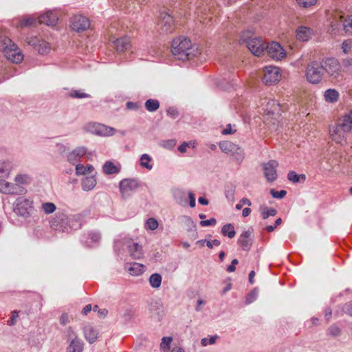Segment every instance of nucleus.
Returning <instances> with one entry per match:
<instances>
[{
  "label": "nucleus",
  "instance_id": "nucleus-1",
  "mask_svg": "<svg viewBox=\"0 0 352 352\" xmlns=\"http://www.w3.org/2000/svg\"><path fill=\"white\" fill-rule=\"evenodd\" d=\"M171 51L173 55L180 60H190L199 54L197 45H192L191 41L184 36H179L173 41Z\"/></svg>",
  "mask_w": 352,
  "mask_h": 352
},
{
  "label": "nucleus",
  "instance_id": "nucleus-2",
  "mask_svg": "<svg viewBox=\"0 0 352 352\" xmlns=\"http://www.w3.org/2000/svg\"><path fill=\"white\" fill-rule=\"evenodd\" d=\"M79 214L67 215L63 212H58L50 221V228L58 232H67L69 229L80 228Z\"/></svg>",
  "mask_w": 352,
  "mask_h": 352
},
{
  "label": "nucleus",
  "instance_id": "nucleus-3",
  "mask_svg": "<svg viewBox=\"0 0 352 352\" xmlns=\"http://www.w3.org/2000/svg\"><path fill=\"white\" fill-rule=\"evenodd\" d=\"M12 169V163L9 160H0V192L5 194L23 195L25 189L6 181Z\"/></svg>",
  "mask_w": 352,
  "mask_h": 352
},
{
  "label": "nucleus",
  "instance_id": "nucleus-4",
  "mask_svg": "<svg viewBox=\"0 0 352 352\" xmlns=\"http://www.w3.org/2000/svg\"><path fill=\"white\" fill-rule=\"evenodd\" d=\"M352 129V109L340 119L337 124L329 128L331 140L337 144H344L346 141V134Z\"/></svg>",
  "mask_w": 352,
  "mask_h": 352
},
{
  "label": "nucleus",
  "instance_id": "nucleus-5",
  "mask_svg": "<svg viewBox=\"0 0 352 352\" xmlns=\"http://www.w3.org/2000/svg\"><path fill=\"white\" fill-rule=\"evenodd\" d=\"M34 210V201L30 197H18L13 204V210L19 216L24 218L30 217Z\"/></svg>",
  "mask_w": 352,
  "mask_h": 352
},
{
  "label": "nucleus",
  "instance_id": "nucleus-6",
  "mask_svg": "<svg viewBox=\"0 0 352 352\" xmlns=\"http://www.w3.org/2000/svg\"><path fill=\"white\" fill-rule=\"evenodd\" d=\"M324 76V68L322 63L317 61L310 62L306 68V78L312 84L319 83Z\"/></svg>",
  "mask_w": 352,
  "mask_h": 352
},
{
  "label": "nucleus",
  "instance_id": "nucleus-7",
  "mask_svg": "<svg viewBox=\"0 0 352 352\" xmlns=\"http://www.w3.org/2000/svg\"><path fill=\"white\" fill-rule=\"evenodd\" d=\"M219 146L222 152L234 156L238 162H241L245 157L243 150L239 145L230 141H221Z\"/></svg>",
  "mask_w": 352,
  "mask_h": 352
},
{
  "label": "nucleus",
  "instance_id": "nucleus-8",
  "mask_svg": "<svg viewBox=\"0 0 352 352\" xmlns=\"http://www.w3.org/2000/svg\"><path fill=\"white\" fill-rule=\"evenodd\" d=\"M86 129L92 133L101 136H111L116 132V129L97 122H90L87 124Z\"/></svg>",
  "mask_w": 352,
  "mask_h": 352
},
{
  "label": "nucleus",
  "instance_id": "nucleus-9",
  "mask_svg": "<svg viewBox=\"0 0 352 352\" xmlns=\"http://www.w3.org/2000/svg\"><path fill=\"white\" fill-rule=\"evenodd\" d=\"M140 184L137 179H124L119 184L120 192L123 197L130 196Z\"/></svg>",
  "mask_w": 352,
  "mask_h": 352
},
{
  "label": "nucleus",
  "instance_id": "nucleus-10",
  "mask_svg": "<svg viewBox=\"0 0 352 352\" xmlns=\"http://www.w3.org/2000/svg\"><path fill=\"white\" fill-rule=\"evenodd\" d=\"M174 26L175 23L173 16L166 12H162L157 23L158 30L160 31V33H170L173 31Z\"/></svg>",
  "mask_w": 352,
  "mask_h": 352
},
{
  "label": "nucleus",
  "instance_id": "nucleus-11",
  "mask_svg": "<svg viewBox=\"0 0 352 352\" xmlns=\"http://www.w3.org/2000/svg\"><path fill=\"white\" fill-rule=\"evenodd\" d=\"M263 82L266 85H271L278 82L281 78L280 69L274 66H267L264 68Z\"/></svg>",
  "mask_w": 352,
  "mask_h": 352
},
{
  "label": "nucleus",
  "instance_id": "nucleus-12",
  "mask_svg": "<svg viewBox=\"0 0 352 352\" xmlns=\"http://www.w3.org/2000/svg\"><path fill=\"white\" fill-rule=\"evenodd\" d=\"M324 72H326L329 76L337 78L341 72V67L338 60L335 58H328L322 64Z\"/></svg>",
  "mask_w": 352,
  "mask_h": 352
},
{
  "label": "nucleus",
  "instance_id": "nucleus-13",
  "mask_svg": "<svg viewBox=\"0 0 352 352\" xmlns=\"http://www.w3.org/2000/svg\"><path fill=\"white\" fill-rule=\"evenodd\" d=\"M265 51L270 58L276 60H281L286 56L284 49L277 42L266 44Z\"/></svg>",
  "mask_w": 352,
  "mask_h": 352
},
{
  "label": "nucleus",
  "instance_id": "nucleus-14",
  "mask_svg": "<svg viewBox=\"0 0 352 352\" xmlns=\"http://www.w3.org/2000/svg\"><path fill=\"white\" fill-rule=\"evenodd\" d=\"M3 52L8 60L14 63L21 62L23 58V56L20 50L12 42Z\"/></svg>",
  "mask_w": 352,
  "mask_h": 352
},
{
  "label": "nucleus",
  "instance_id": "nucleus-15",
  "mask_svg": "<svg viewBox=\"0 0 352 352\" xmlns=\"http://www.w3.org/2000/svg\"><path fill=\"white\" fill-rule=\"evenodd\" d=\"M247 47L252 54L259 56L265 52L266 43L260 38H252L247 41Z\"/></svg>",
  "mask_w": 352,
  "mask_h": 352
},
{
  "label": "nucleus",
  "instance_id": "nucleus-16",
  "mask_svg": "<svg viewBox=\"0 0 352 352\" xmlns=\"http://www.w3.org/2000/svg\"><path fill=\"white\" fill-rule=\"evenodd\" d=\"M278 164L276 160H270L263 164L264 175L268 182H272L277 178L276 168Z\"/></svg>",
  "mask_w": 352,
  "mask_h": 352
},
{
  "label": "nucleus",
  "instance_id": "nucleus-17",
  "mask_svg": "<svg viewBox=\"0 0 352 352\" xmlns=\"http://www.w3.org/2000/svg\"><path fill=\"white\" fill-rule=\"evenodd\" d=\"M71 27L74 31L82 32L89 27V21L85 16L76 15L72 19Z\"/></svg>",
  "mask_w": 352,
  "mask_h": 352
},
{
  "label": "nucleus",
  "instance_id": "nucleus-18",
  "mask_svg": "<svg viewBox=\"0 0 352 352\" xmlns=\"http://www.w3.org/2000/svg\"><path fill=\"white\" fill-rule=\"evenodd\" d=\"M252 232L247 230L240 234L237 243L243 250L249 251L252 245Z\"/></svg>",
  "mask_w": 352,
  "mask_h": 352
},
{
  "label": "nucleus",
  "instance_id": "nucleus-19",
  "mask_svg": "<svg viewBox=\"0 0 352 352\" xmlns=\"http://www.w3.org/2000/svg\"><path fill=\"white\" fill-rule=\"evenodd\" d=\"M28 43L29 45L34 46L41 54H47L51 50L49 43L44 40H40L37 37L31 38Z\"/></svg>",
  "mask_w": 352,
  "mask_h": 352
},
{
  "label": "nucleus",
  "instance_id": "nucleus-20",
  "mask_svg": "<svg viewBox=\"0 0 352 352\" xmlns=\"http://www.w3.org/2000/svg\"><path fill=\"white\" fill-rule=\"evenodd\" d=\"M85 340L89 343H94L99 335L98 331L90 324H85L82 329Z\"/></svg>",
  "mask_w": 352,
  "mask_h": 352
},
{
  "label": "nucleus",
  "instance_id": "nucleus-21",
  "mask_svg": "<svg viewBox=\"0 0 352 352\" xmlns=\"http://www.w3.org/2000/svg\"><path fill=\"white\" fill-rule=\"evenodd\" d=\"M67 343L65 352H82L84 350L85 344L78 336L67 340Z\"/></svg>",
  "mask_w": 352,
  "mask_h": 352
},
{
  "label": "nucleus",
  "instance_id": "nucleus-22",
  "mask_svg": "<svg viewBox=\"0 0 352 352\" xmlns=\"http://www.w3.org/2000/svg\"><path fill=\"white\" fill-rule=\"evenodd\" d=\"M58 21V16L56 12L48 11L38 17V23L45 24L48 26L55 25Z\"/></svg>",
  "mask_w": 352,
  "mask_h": 352
},
{
  "label": "nucleus",
  "instance_id": "nucleus-23",
  "mask_svg": "<svg viewBox=\"0 0 352 352\" xmlns=\"http://www.w3.org/2000/svg\"><path fill=\"white\" fill-rule=\"evenodd\" d=\"M113 45L118 52H124L131 46V38L127 36L118 38L113 41Z\"/></svg>",
  "mask_w": 352,
  "mask_h": 352
},
{
  "label": "nucleus",
  "instance_id": "nucleus-24",
  "mask_svg": "<svg viewBox=\"0 0 352 352\" xmlns=\"http://www.w3.org/2000/svg\"><path fill=\"white\" fill-rule=\"evenodd\" d=\"M87 153V148L84 146H80L70 152L67 156V160L72 164H75L80 161Z\"/></svg>",
  "mask_w": 352,
  "mask_h": 352
},
{
  "label": "nucleus",
  "instance_id": "nucleus-25",
  "mask_svg": "<svg viewBox=\"0 0 352 352\" xmlns=\"http://www.w3.org/2000/svg\"><path fill=\"white\" fill-rule=\"evenodd\" d=\"M296 38L300 41H307L311 38L313 31L311 28L305 26L298 28L296 32Z\"/></svg>",
  "mask_w": 352,
  "mask_h": 352
},
{
  "label": "nucleus",
  "instance_id": "nucleus-26",
  "mask_svg": "<svg viewBox=\"0 0 352 352\" xmlns=\"http://www.w3.org/2000/svg\"><path fill=\"white\" fill-rule=\"evenodd\" d=\"M146 267L138 263H128L125 266V269L129 272V273L132 276H140L145 270Z\"/></svg>",
  "mask_w": 352,
  "mask_h": 352
},
{
  "label": "nucleus",
  "instance_id": "nucleus-27",
  "mask_svg": "<svg viewBox=\"0 0 352 352\" xmlns=\"http://www.w3.org/2000/svg\"><path fill=\"white\" fill-rule=\"evenodd\" d=\"M102 169L103 172L107 175L117 174L120 173L121 166L119 163L115 164L111 161H107L103 165Z\"/></svg>",
  "mask_w": 352,
  "mask_h": 352
},
{
  "label": "nucleus",
  "instance_id": "nucleus-28",
  "mask_svg": "<svg viewBox=\"0 0 352 352\" xmlns=\"http://www.w3.org/2000/svg\"><path fill=\"white\" fill-rule=\"evenodd\" d=\"M97 184L94 176L85 177L81 180V186L83 190L89 191L94 188Z\"/></svg>",
  "mask_w": 352,
  "mask_h": 352
},
{
  "label": "nucleus",
  "instance_id": "nucleus-29",
  "mask_svg": "<svg viewBox=\"0 0 352 352\" xmlns=\"http://www.w3.org/2000/svg\"><path fill=\"white\" fill-rule=\"evenodd\" d=\"M128 248L130 255L133 258L139 259L143 256L142 246L138 243L132 242L131 245H129Z\"/></svg>",
  "mask_w": 352,
  "mask_h": 352
},
{
  "label": "nucleus",
  "instance_id": "nucleus-30",
  "mask_svg": "<svg viewBox=\"0 0 352 352\" xmlns=\"http://www.w3.org/2000/svg\"><path fill=\"white\" fill-rule=\"evenodd\" d=\"M339 93L334 89H329L324 93V98L326 102H336L339 98Z\"/></svg>",
  "mask_w": 352,
  "mask_h": 352
},
{
  "label": "nucleus",
  "instance_id": "nucleus-31",
  "mask_svg": "<svg viewBox=\"0 0 352 352\" xmlns=\"http://www.w3.org/2000/svg\"><path fill=\"white\" fill-rule=\"evenodd\" d=\"M94 169V166L91 164L85 166L81 164H78L76 166V174L77 175H86L92 173Z\"/></svg>",
  "mask_w": 352,
  "mask_h": 352
},
{
  "label": "nucleus",
  "instance_id": "nucleus-32",
  "mask_svg": "<svg viewBox=\"0 0 352 352\" xmlns=\"http://www.w3.org/2000/svg\"><path fill=\"white\" fill-rule=\"evenodd\" d=\"M221 234L230 239H232L236 234L234 226L231 223L224 225L221 228Z\"/></svg>",
  "mask_w": 352,
  "mask_h": 352
},
{
  "label": "nucleus",
  "instance_id": "nucleus-33",
  "mask_svg": "<svg viewBox=\"0 0 352 352\" xmlns=\"http://www.w3.org/2000/svg\"><path fill=\"white\" fill-rule=\"evenodd\" d=\"M340 19L342 21V25L345 32H352V15H348L346 17L340 15Z\"/></svg>",
  "mask_w": 352,
  "mask_h": 352
},
{
  "label": "nucleus",
  "instance_id": "nucleus-34",
  "mask_svg": "<svg viewBox=\"0 0 352 352\" xmlns=\"http://www.w3.org/2000/svg\"><path fill=\"white\" fill-rule=\"evenodd\" d=\"M14 182H16V184H14V185H17L18 186L21 187L19 185L30 184L31 182V178L27 174H18L14 178Z\"/></svg>",
  "mask_w": 352,
  "mask_h": 352
},
{
  "label": "nucleus",
  "instance_id": "nucleus-35",
  "mask_svg": "<svg viewBox=\"0 0 352 352\" xmlns=\"http://www.w3.org/2000/svg\"><path fill=\"white\" fill-rule=\"evenodd\" d=\"M162 276L160 274L155 273L151 275L149 283L153 288H159L162 284Z\"/></svg>",
  "mask_w": 352,
  "mask_h": 352
},
{
  "label": "nucleus",
  "instance_id": "nucleus-36",
  "mask_svg": "<svg viewBox=\"0 0 352 352\" xmlns=\"http://www.w3.org/2000/svg\"><path fill=\"white\" fill-rule=\"evenodd\" d=\"M38 24V17L36 18L33 16L25 17L20 21V26L21 27L35 26Z\"/></svg>",
  "mask_w": 352,
  "mask_h": 352
},
{
  "label": "nucleus",
  "instance_id": "nucleus-37",
  "mask_svg": "<svg viewBox=\"0 0 352 352\" xmlns=\"http://www.w3.org/2000/svg\"><path fill=\"white\" fill-rule=\"evenodd\" d=\"M160 107V102L156 99H148L145 102V108L150 112L157 111Z\"/></svg>",
  "mask_w": 352,
  "mask_h": 352
},
{
  "label": "nucleus",
  "instance_id": "nucleus-38",
  "mask_svg": "<svg viewBox=\"0 0 352 352\" xmlns=\"http://www.w3.org/2000/svg\"><path fill=\"white\" fill-rule=\"evenodd\" d=\"M151 161L152 158L148 154H143L140 160L141 166L148 170H151L153 168Z\"/></svg>",
  "mask_w": 352,
  "mask_h": 352
},
{
  "label": "nucleus",
  "instance_id": "nucleus-39",
  "mask_svg": "<svg viewBox=\"0 0 352 352\" xmlns=\"http://www.w3.org/2000/svg\"><path fill=\"white\" fill-rule=\"evenodd\" d=\"M41 208L45 214H52L56 210V206L52 202H44L41 204Z\"/></svg>",
  "mask_w": 352,
  "mask_h": 352
},
{
  "label": "nucleus",
  "instance_id": "nucleus-40",
  "mask_svg": "<svg viewBox=\"0 0 352 352\" xmlns=\"http://www.w3.org/2000/svg\"><path fill=\"white\" fill-rule=\"evenodd\" d=\"M287 178L289 181L297 183L300 182V178L302 181H305L306 177L305 175H298L294 171H289L287 174Z\"/></svg>",
  "mask_w": 352,
  "mask_h": 352
},
{
  "label": "nucleus",
  "instance_id": "nucleus-41",
  "mask_svg": "<svg viewBox=\"0 0 352 352\" xmlns=\"http://www.w3.org/2000/svg\"><path fill=\"white\" fill-rule=\"evenodd\" d=\"M261 216L263 219H266L270 216H275L277 212L274 208H269L266 206L261 207Z\"/></svg>",
  "mask_w": 352,
  "mask_h": 352
},
{
  "label": "nucleus",
  "instance_id": "nucleus-42",
  "mask_svg": "<svg viewBox=\"0 0 352 352\" xmlns=\"http://www.w3.org/2000/svg\"><path fill=\"white\" fill-rule=\"evenodd\" d=\"M172 342L171 337H164L160 344V349L162 352H168L170 349V344Z\"/></svg>",
  "mask_w": 352,
  "mask_h": 352
},
{
  "label": "nucleus",
  "instance_id": "nucleus-43",
  "mask_svg": "<svg viewBox=\"0 0 352 352\" xmlns=\"http://www.w3.org/2000/svg\"><path fill=\"white\" fill-rule=\"evenodd\" d=\"M11 43L12 41L8 37L0 32V50L3 52Z\"/></svg>",
  "mask_w": 352,
  "mask_h": 352
},
{
  "label": "nucleus",
  "instance_id": "nucleus-44",
  "mask_svg": "<svg viewBox=\"0 0 352 352\" xmlns=\"http://www.w3.org/2000/svg\"><path fill=\"white\" fill-rule=\"evenodd\" d=\"M258 295V290L254 289L250 293L248 294L245 298V304L249 305L255 301Z\"/></svg>",
  "mask_w": 352,
  "mask_h": 352
},
{
  "label": "nucleus",
  "instance_id": "nucleus-45",
  "mask_svg": "<svg viewBox=\"0 0 352 352\" xmlns=\"http://www.w3.org/2000/svg\"><path fill=\"white\" fill-rule=\"evenodd\" d=\"M68 96L72 98H89L90 96L87 94L82 92L81 90H72Z\"/></svg>",
  "mask_w": 352,
  "mask_h": 352
},
{
  "label": "nucleus",
  "instance_id": "nucleus-46",
  "mask_svg": "<svg viewBox=\"0 0 352 352\" xmlns=\"http://www.w3.org/2000/svg\"><path fill=\"white\" fill-rule=\"evenodd\" d=\"M159 223L155 218H149L147 219L145 225L146 230H155L157 228Z\"/></svg>",
  "mask_w": 352,
  "mask_h": 352
},
{
  "label": "nucleus",
  "instance_id": "nucleus-47",
  "mask_svg": "<svg viewBox=\"0 0 352 352\" xmlns=\"http://www.w3.org/2000/svg\"><path fill=\"white\" fill-rule=\"evenodd\" d=\"M327 332L329 335L336 337L340 335L341 329L336 324H332L329 327Z\"/></svg>",
  "mask_w": 352,
  "mask_h": 352
},
{
  "label": "nucleus",
  "instance_id": "nucleus-48",
  "mask_svg": "<svg viewBox=\"0 0 352 352\" xmlns=\"http://www.w3.org/2000/svg\"><path fill=\"white\" fill-rule=\"evenodd\" d=\"M300 7L307 8L315 5L318 0H296Z\"/></svg>",
  "mask_w": 352,
  "mask_h": 352
},
{
  "label": "nucleus",
  "instance_id": "nucleus-49",
  "mask_svg": "<svg viewBox=\"0 0 352 352\" xmlns=\"http://www.w3.org/2000/svg\"><path fill=\"white\" fill-rule=\"evenodd\" d=\"M218 338V336H212L209 338H204L201 340V344L202 346H207L208 344H213L216 342L217 339Z\"/></svg>",
  "mask_w": 352,
  "mask_h": 352
},
{
  "label": "nucleus",
  "instance_id": "nucleus-50",
  "mask_svg": "<svg viewBox=\"0 0 352 352\" xmlns=\"http://www.w3.org/2000/svg\"><path fill=\"white\" fill-rule=\"evenodd\" d=\"M270 192L271 195L274 198H276V199H282L287 194V192L285 190H281L280 191H276L274 189H271Z\"/></svg>",
  "mask_w": 352,
  "mask_h": 352
},
{
  "label": "nucleus",
  "instance_id": "nucleus-51",
  "mask_svg": "<svg viewBox=\"0 0 352 352\" xmlns=\"http://www.w3.org/2000/svg\"><path fill=\"white\" fill-rule=\"evenodd\" d=\"M352 47V39L344 41L342 45V49L344 54H348Z\"/></svg>",
  "mask_w": 352,
  "mask_h": 352
},
{
  "label": "nucleus",
  "instance_id": "nucleus-52",
  "mask_svg": "<svg viewBox=\"0 0 352 352\" xmlns=\"http://www.w3.org/2000/svg\"><path fill=\"white\" fill-rule=\"evenodd\" d=\"M19 317V311L14 310L12 312L10 320H8V324L9 326H13L16 324V319Z\"/></svg>",
  "mask_w": 352,
  "mask_h": 352
},
{
  "label": "nucleus",
  "instance_id": "nucleus-53",
  "mask_svg": "<svg viewBox=\"0 0 352 352\" xmlns=\"http://www.w3.org/2000/svg\"><path fill=\"white\" fill-rule=\"evenodd\" d=\"M185 192L182 190L177 189L174 192L175 198L178 201V202L182 204V197H185Z\"/></svg>",
  "mask_w": 352,
  "mask_h": 352
},
{
  "label": "nucleus",
  "instance_id": "nucleus-54",
  "mask_svg": "<svg viewBox=\"0 0 352 352\" xmlns=\"http://www.w3.org/2000/svg\"><path fill=\"white\" fill-rule=\"evenodd\" d=\"M166 112L167 115L170 116L173 119L177 117L179 115L177 109L174 107H168Z\"/></svg>",
  "mask_w": 352,
  "mask_h": 352
},
{
  "label": "nucleus",
  "instance_id": "nucleus-55",
  "mask_svg": "<svg viewBox=\"0 0 352 352\" xmlns=\"http://www.w3.org/2000/svg\"><path fill=\"white\" fill-rule=\"evenodd\" d=\"M217 223V221L214 218H211L208 220H203L201 221L200 225L201 226H214Z\"/></svg>",
  "mask_w": 352,
  "mask_h": 352
},
{
  "label": "nucleus",
  "instance_id": "nucleus-56",
  "mask_svg": "<svg viewBox=\"0 0 352 352\" xmlns=\"http://www.w3.org/2000/svg\"><path fill=\"white\" fill-rule=\"evenodd\" d=\"M236 131V129H232L230 124L226 125V128L221 131L223 135L234 134Z\"/></svg>",
  "mask_w": 352,
  "mask_h": 352
},
{
  "label": "nucleus",
  "instance_id": "nucleus-57",
  "mask_svg": "<svg viewBox=\"0 0 352 352\" xmlns=\"http://www.w3.org/2000/svg\"><path fill=\"white\" fill-rule=\"evenodd\" d=\"M66 333H67V340H70L75 336H78V335L76 334L75 331L71 327L67 328Z\"/></svg>",
  "mask_w": 352,
  "mask_h": 352
},
{
  "label": "nucleus",
  "instance_id": "nucleus-58",
  "mask_svg": "<svg viewBox=\"0 0 352 352\" xmlns=\"http://www.w3.org/2000/svg\"><path fill=\"white\" fill-rule=\"evenodd\" d=\"M239 263V261L236 258H234L232 261L231 264L228 265L226 268L227 272H233L236 270L235 265Z\"/></svg>",
  "mask_w": 352,
  "mask_h": 352
},
{
  "label": "nucleus",
  "instance_id": "nucleus-59",
  "mask_svg": "<svg viewBox=\"0 0 352 352\" xmlns=\"http://www.w3.org/2000/svg\"><path fill=\"white\" fill-rule=\"evenodd\" d=\"M90 239L94 242H98L100 239V235L98 232H92L89 234Z\"/></svg>",
  "mask_w": 352,
  "mask_h": 352
},
{
  "label": "nucleus",
  "instance_id": "nucleus-60",
  "mask_svg": "<svg viewBox=\"0 0 352 352\" xmlns=\"http://www.w3.org/2000/svg\"><path fill=\"white\" fill-rule=\"evenodd\" d=\"M126 105V108L130 110H136L140 107L138 103L133 102H128Z\"/></svg>",
  "mask_w": 352,
  "mask_h": 352
},
{
  "label": "nucleus",
  "instance_id": "nucleus-61",
  "mask_svg": "<svg viewBox=\"0 0 352 352\" xmlns=\"http://www.w3.org/2000/svg\"><path fill=\"white\" fill-rule=\"evenodd\" d=\"M175 144H176V140L172 139V140L166 141L164 143V146L166 148H172L175 146Z\"/></svg>",
  "mask_w": 352,
  "mask_h": 352
},
{
  "label": "nucleus",
  "instance_id": "nucleus-62",
  "mask_svg": "<svg viewBox=\"0 0 352 352\" xmlns=\"http://www.w3.org/2000/svg\"><path fill=\"white\" fill-rule=\"evenodd\" d=\"M221 244V242L220 241L217 240V239H214L212 241H208L206 242V245L209 248H212L214 245V246H219Z\"/></svg>",
  "mask_w": 352,
  "mask_h": 352
},
{
  "label": "nucleus",
  "instance_id": "nucleus-63",
  "mask_svg": "<svg viewBox=\"0 0 352 352\" xmlns=\"http://www.w3.org/2000/svg\"><path fill=\"white\" fill-rule=\"evenodd\" d=\"M69 317L67 314H63L60 318V323L62 325H65L69 322Z\"/></svg>",
  "mask_w": 352,
  "mask_h": 352
},
{
  "label": "nucleus",
  "instance_id": "nucleus-64",
  "mask_svg": "<svg viewBox=\"0 0 352 352\" xmlns=\"http://www.w3.org/2000/svg\"><path fill=\"white\" fill-rule=\"evenodd\" d=\"M189 199H190V206L191 208H194L195 206V197L193 192H188Z\"/></svg>",
  "mask_w": 352,
  "mask_h": 352
}]
</instances>
